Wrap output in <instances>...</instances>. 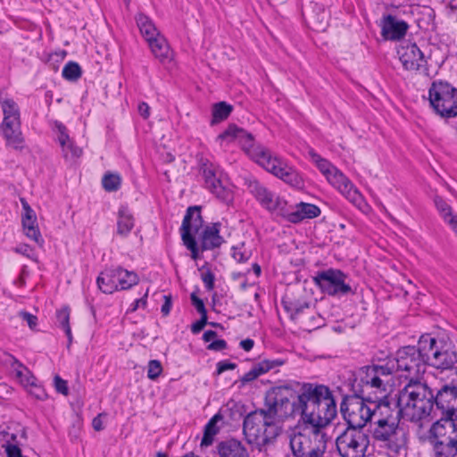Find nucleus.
Listing matches in <instances>:
<instances>
[{"instance_id": "obj_21", "label": "nucleus", "mask_w": 457, "mask_h": 457, "mask_svg": "<svg viewBox=\"0 0 457 457\" xmlns=\"http://www.w3.org/2000/svg\"><path fill=\"white\" fill-rule=\"evenodd\" d=\"M381 36L386 40L398 41L406 35L409 24L395 15L386 14L380 21Z\"/></svg>"}, {"instance_id": "obj_28", "label": "nucleus", "mask_w": 457, "mask_h": 457, "mask_svg": "<svg viewBox=\"0 0 457 457\" xmlns=\"http://www.w3.org/2000/svg\"><path fill=\"white\" fill-rule=\"evenodd\" d=\"M308 22L310 27L316 31H325L329 21L328 12L317 4L309 14Z\"/></svg>"}, {"instance_id": "obj_38", "label": "nucleus", "mask_w": 457, "mask_h": 457, "mask_svg": "<svg viewBox=\"0 0 457 457\" xmlns=\"http://www.w3.org/2000/svg\"><path fill=\"white\" fill-rule=\"evenodd\" d=\"M62 77L70 81H77L82 74L80 66L75 62H67L62 69Z\"/></svg>"}, {"instance_id": "obj_12", "label": "nucleus", "mask_w": 457, "mask_h": 457, "mask_svg": "<svg viewBox=\"0 0 457 457\" xmlns=\"http://www.w3.org/2000/svg\"><path fill=\"white\" fill-rule=\"evenodd\" d=\"M426 336H428L426 344L427 366L429 365L441 370L453 369L457 362L456 351L451 348L450 345L444 340H437L428 334Z\"/></svg>"}, {"instance_id": "obj_25", "label": "nucleus", "mask_w": 457, "mask_h": 457, "mask_svg": "<svg viewBox=\"0 0 457 457\" xmlns=\"http://www.w3.org/2000/svg\"><path fill=\"white\" fill-rule=\"evenodd\" d=\"M432 445L435 457H456L457 436L431 438L428 437Z\"/></svg>"}, {"instance_id": "obj_35", "label": "nucleus", "mask_w": 457, "mask_h": 457, "mask_svg": "<svg viewBox=\"0 0 457 457\" xmlns=\"http://www.w3.org/2000/svg\"><path fill=\"white\" fill-rule=\"evenodd\" d=\"M70 313L69 307L64 306L56 312V320L59 326L64 330L70 343L71 342V328L70 326Z\"/></svg>"}, {"instance_id": "obj_16", "label": "nucleus", "mask_w": 457, "mask_h": 457, "mask_svg": "<svg viewBox=\"0 0 457 457\" xmlns=\"http://www.w3.org/2000/svg\"><path fill=\"white\" fill-rule=\"evenodd\" d=\"M137 25L142 36L148 42L149 46L155 55L162 62H170L168 56L169 46L161 37H157V30L153 24L152 21L143 13L136 16Z\"/></svg>"}, {"instance_id": "obj_56", "label": "nucleus", "mask_w": 457, "mask_h": 457, "mask_svg": "<svg viewBox=\"0 0 457 457\" xmlns=\"http://www.w3.org/2000/svg\"><path fill=\"white\" fill-rule=\"evenodd\" d=\"M259 377L260 376L258 375V372H256V370L253 367L248 372H246L241 378V382H242L243 385H245V384H247L249 382H252V381L255 380Z\"/></svg>"}, {"instance_id": "obj_44", "label": "nucleus", "mask_w": 457, "mask_h": 457, "mask_svg": "<svg viewBox=\"0 0 457 457\" xmlns=\"http://www.w3.org/2000/svg\"><path fill=\"white\" fill-rule=\"evenodd\" d=\"M435 204L445 222L448 223V220H451V218H457V216L453 215L451 206L443 198L436 197Z\"/></svg>"}, {"instance_id": "obj_41", "label": "nucleus", "mask_w": 457, "mask_h": 457, "mask_svg": "<svg viewBox=\"0 0 457 457\" xmlns=\"http://www.w3.org/2000/svg\"><path fill=\"white\" fill-rule=\"evenodd\" d=\"M285 361L281 359L263 360L254 364L253 367L256 370V372H258V375L261 376L276 367L283 365Z\"/></svg>"}, {"instance_id": "obj_8", "label": "nucleus", "mask_w": 457, "mask_h": 457, "mask_svg": "<svg viewBox=\"0 0 457 457\" xmlns=\"http://www.w3.org/2000/svg\"><path fill=\"white\" fill-rule=\"evenodd\" d=\"M428 99L434 111L443 118L457 116V88L443 80L433 81Z\"/></svg>"}, {"instance_id": "obj_26", "label": "nucleus", "mask_w": 457, "mask_h": 457, "mask_svg": "<svg viewBox=\"0 0 457 457\" xmlns=\"http://www.w3.org/2000/svg\"><path fill=\"white\" fill-rule=\"evenodd\" d=\"M219 457H245L249 453L244 444L235 438L220 442L216 445Z\"/></svg>"}, {"instance_id": "obj_62", "label": "nucleus", "mask_w": 457, "mask_h": 457, "mask_svg": "<svg viewBox=\"0 0 457 457\" xmlns=\"http://www.w3.org/2000/svg\"><path fill=\"white\" fill-rule=\"evenodd\" d=\"M295 303V302H293V301H287V300H283V301H282V304H283V306H284V309H285L288 313H290L291 318H293V312H294Z\"/></svg>"}, {"instance_id": "obj_7", "label": "nucleus", "mask_w": 457, "mask_h": 457, "mask_svg": "<svg viewBox=\"0 0 457 457\" xmlns=\"http://www.w3.org/2000/svg\"><path fill=\"white\" fill-rule=\"evenodd\" d=\"M340 412L347 424V428L363 429L368 422L373 420L371 403L355 392L343 397L340 403Z\"/></svg>"}, {"instance_id": "obj_46", "label": "nucleus", "mask_w": 457, "mask_h": 457, "mask_svg": "<svg viewBox=\"0 0 457 457\" xmlns=\"http://www.w3.org/2000/svg\"><path fill=\"white\" fill-rule=\"evenodd\" d=\"M162 367L159 361L152 360L148 362L147 377L151 380L156 379L162 373Z\"/></svg>"}, {"instance_id": "obj_19", "label": "nucleus", "mask_w": 457, "mask_h": 457, "mask_svg": "<svg viewBox=\"0 0 457 457\" xmlns=\"http://www.w3.org/2000/svg\"><path fill=\"white\" fill-rule=\"evenodd\" d=\"M201 170L206 188L222 203L226 204L232 203L234 199L233 191L217 177L213 165L204 162L202 164Z\"/></svg>"}, {"instance_id": "obj_23", "label": "nucleus", "mask_w": 457, "mask_h": 457, "mask_svg": "<svg viewBox=\"0 0 457 457\" xmlns=\"http://www.w3.org/2000/svg\"><path fill=\"white\" fill-rule=\"evenodd\" d=\"M21 201L24 211L21 216V223L24 233L29 238L32 239L38 245L42 246L44 245V239L37 224L36 213L24 199H21Z\"/></svg>"}, {"instance_id": "obj_34", "label": "nucleus", "mask_w": 457, "mask_h": 457, "mask_svg": "<svg viewBox=\"0 0 457 457\" xmlns=\"http://www.w3.org/2000/svg\"><path fill=\"white\" fill-rule=\"evenodd\" d=\"M233 106L224 101L215 104L212 107V124L226 120L231 113Z\"/></svg>"}, {"instance_id": "obj_3", "label": "nucleus", "mask_w": 457, "mask_h": 457, "mask_svg": "<svg viewBox=\"0 0 457 457\" xmlns=\"http://www.w3.org/2000/svg\"><path fill=\"white\" fill-rule=\"evenodd\" d=\"M203 222L201 207L196 205L188 207L182 221L180 233L183 245L190 251V256L195 261L200 259L201 253L204 251L218 248L224 242L220 235V222L206 226L199 233Z\"/></svg>"}, {"instance_id": "obj_50", "label": "nucleus", "mask_w": 457, "mask_h": 457, "mask_svg": "<svg viewBox=\"0 0 457 457\" xmlns=\"http://www.w3.org/2000/svg\"><path fill=\"white\" fill-rule=\"evenodd\" d=\"M207 324L208 316L201 315V318L191 325L192 333L195 335L200 333Z\"/></svg>"}, {"instance_id": "obj_33", "label": "nucleus", "mask_w": 457, "mask_h": 457, "mask_svg": "<svg viewBox=\"0 0 457 457\" xmlns=\"http://www.w3.org/2000/svg\"><path fill=\"white\" fill-rule=\"evenodd\" d=\"M260 204L269 212H278L282 215L286 212L287 201L270 192Z\"/></svg>"}, {"instance_id": "obj_42", "label": "nucleus", "mask_w": 457, "mask_h": 457, "mask_svg": "<svg viewBox=\"0 0 457 457\" xmlns=\"http://www.w3.org/2000/svg\"><path fill=\"white\" fill-rule=\"evenodd\" d=\"M199 271L201 272V278L204 284L206 290H213L215 287V275L209 268L208 262H205L201 268H199Z\"/></svg>"}, {"instance_id": "obj_13", "label": "nucleus", "mask_w": 457, "mask_h": 457, "mask_svg": "<svg viewBox=\"0 0 457 457\" xmlns=\"http://www.w3.org/2000/svg\"><path fill=\"white\" fill-rule=\"evenodd\" d=\"M384 397H378L372 399V420H384L390 421H399L403 417H406L400 391L392 395L386 393L382 395Z\"/></svg>"}, {"instance_id": "obj_20", "label": "nucleus", "mask_w": 457, "mask_h": 457, "mask_svg": "<svg viewBox=\"0 0 457 457\" xmlns=\"http://www.w3.org/2000/svg\"><path fill=\"white\" fill-rule=\"evenodd\" d=\"M265 162L266 164L263 168L281 179L287 184L295 188H303L304 187L302 176L295 170L282 166V162L278 158L272 156L270 160L265 161Z\"/></svg>"}, {"instance_id": "obj_43", "label": "nucleus", "mask_w": 457, "mask_h": 457, "mask_svg": "<svg viewBox=\"0 0 457 457\" xmlns=\"http://www.w3.org/2000/svg\"><path fill=\"white\" fill-rule=\"evenodd\" d=\"M219 432L217 425L213 421H208L204 427L201 446H209L213 443L214 436Z\"/></svg>"}, {"instance_id": "obj_15", "label": "nucleus", "mask_w": 457, "mask_h": 457, "mask_svg": "<svg viewBox=\"0 0 457 457\" xmlns=\"http://www.w3.org/2000/svg\"><path fill=\"white\" fill-rule=\"evenodd\" d=\"M359 380L355 378L352 383V392L362 395L367 402H372V399L383 397L382 395L388 393L387 381H382L366 367L363 366L359 370Z\"/></svg>"}, {"instance_id": "obj_47", "label": "nucleus", "mask_w": 457, "mask_h": 457, "mask_svg": "<svg viewBox=\"0 0 457 457\" xmlns=\"http://www.w3.org/2000/svg\"><path fill=\"white\" fill-rule=\"evenodd\" d=\"M66 151H68V155L63 156L66 160H74L82 154V149L77 146L71 139L66 144Z\"/></svg>"}, {"instance_id": "obj_6", "label": "nucleus", "mask_w": 457, "mask_h": 457, "mask_svg": "<svg viewBox=\"0 0 457 457\" xmlns=\"http://www.w3.org/2000/svg\"><path fill=\"white\" fill-rule=\"evenodd\" d=\"M281 433V428L274 421L262 420L256 412H249L243 421V434L249 445L255 446L260 452L274 444Z\"/></svg>"}, {"instance_id": "obj_22", "label": "nucleus", "mask_w": 457, "mask_h": 457, "mask_svg": "<svg viewBox=\"0 0 457 457\" xmlns=\"http://www.w3.org/2000/svg\"><path fill=\"white\" fill-rule=\"evenodd\" d=\"M400 61L407 71H419L426 63L423 53L415 43L406 42L398 50Z\"/></svg>"}, {"instance_id": "obj_37", "label": "nucleus", "mask_w": 457, "mask_h": 457, "mask_svg": "<svg viewBox=\"0 0 457 457\" xmlns=\"http://www.w3.org/2000/svg\"><path fill=\"white\" fill-rule=\"evenodd\" d=\"M309 155L326 178L332 175V172L337 169L328 161L321 158L318 154H316L313 149L309 150Z\"/></svg>"}, {"instance_id": "obj_59", "label": "nucleus", "mask_w": 457, "mask_h": 457, "mask_svg": "<svg viewBox=\"0 0 457 457\" xmlns=\"http://www.w3.org/2000/svg\"><path fill=\"white\" fill-rule=\"evenodd\" d=\"M254 345V342L253 339L246 338L240 342V346L246 352H249L253 349Z\"/></svg>"}, {"instance_id": "obj_60", "label": "nucleus", "mask_w": 457, "mask_h": 457, "mask_svg": "<svg viewBox=\"0 0 457 457\" xmlns=\"http://www.w3.org/2000/svg\"><path fill=\"white\" fill-rule=\"evenodd\" d=\"M101 417L102 414H99L93 419L92 426L96 431H101L104 428Z\"/></svg>"}, {"instance_id": "obj_58", "label": "nucleus", "mask_w": 457, "mask_h": 457, "mask_svg": "<svg viewBox=\"0 0 457 457\" xmlns=\"http://www.w3.org/2000/svg\"><path fill=\"white\" fill-rule=\"evenodd\" d=\"M149 110L150 107L146 103L143 102L138 104V112L144 119H147L149 117Z\"/></svg>"}, {"instance_id": "obj_52", "label": "nucleus", "mask_w": 457, "mask_h": 457, "mask_svg": "<svg viewBox=\"0 0 457 457\" xmlns=\"http://www.w3.org/2000/svg\"><path fill=\"white\" fill-rule=\"evenodd\" d=\"M20 317L27 321L29 327L31 328V329H34L36 327H37V316L29 313V312H21L19 313Z\"/></svg>"}, {"instance_id": "obj_36", "label": "nucleus", "mask_w": 457, "mask_h": 457, "mask_svg": "<svg viewBox=\"0 0 457 457\" xmlns=\"http://www.w3.org/2000/svg\"><path fill=\"white\" fill-rule=\"evenodd\" d=\"M247 187L249 192L259 203L263 202V199L271 192L256 179L249 180L247 182Z\"/></svg>"}, {"instance_id": "obj_40", "label": "nucleus", "mask_w": 457, "mask_h": 457, "mask_svg": "<svg viewBox=\"0 0 457 457\" xmlns=\"http://www.w3.org/2000/svg\"><path fill=\"white\" fill-rule=\"evenodd\" d=\"M54 129L57 133V140L62 147V155L67 156L68 151H66V144L71 140L67 133V129L62 123L58 121L54 122Z\"/></svg>"}, {"instance_id": "obj_24", "label": "nucleus", "mask_w": 457, "mask_h": 457, "mask_svg": "<svg viewBox=\"0 0 457 457\" xmlns=\"http://www.w3.org/2000/svg\"><path fill=\"white\" fill-rule=\"evenodd\" d=\"M320 209L312 204L301 202L295 205L293 212H282V216L291 223H299L305 219H313L320 215Z\"/></svg>"}, {"instance_id": "obj_64", "label": "nucleus", "mask_w": 457, "mask_h": 457, "mask_svg": "<svg viewBox=\"0 0 457 457\" xmlns=\"http://www.w3.org/2000/svg\"><path fill=\"white\" fill-rule=\"evenodd\" d=\"M146 301L144 298L137 299L134 301V303L131 305V311H136L140 305H145Z\"/></svg>"}, {"instance_id": "obj_61", "label": "nucleus", "mask_w": 457, "mask_h": 457, "mask_svg": "<svg viewBox=\"0 0 457 457\" xmlns=\"http://www.w3.org/2000/svg\"><path fill=\"white\" fill-rule=\"evenodd\" d=\"M165 303L162 307V312L164 315H168L170 312V304L171 303V295L169 294L164 295Z\"/></svg>"}, {"instance_id": "obj_17", "label": "nucleus", "mask_w": 457, "mask_h": 457, "mask_svg": "<svg viewBox=\"0 0 457 457\" xmlns=\"http://www.w3.org/2000/svg\"><path fill=\"white\" fill-rule=\"evenodd\" d=\"M437 410L439 419L431 425L428 437L457 436V408L438 403Z\"/></svg>"}, {"instance_id": "obj_31", "label": "nucleus", "mask_w": 457, "mask_h": 457, "mask_svg": "<svg viewBox=\"0 0 457 457\" xmlns=\"http://www.w3.org/2000/svg\"><path fill=\"white\" fill-rule=\"evenodd\" d=\"M98 288L104 294H112L118 290L114 278L113 269L106 270L99 274L96 278Z\"/></svg>"}, {"instance_id": "obj_5", "label": "nucleus", "mask_w": 457, "mask_h": 457, "mask_svg": "<svg viewBox=\"0 0 457 457\" xmlns=\"http://www.w3.org/2000/svg\"><path fill=\"white\" fill-rule=\"evenodd\" d=\"M428 336L422 335L418 341L417 346L406 345L399 348L395 353V365L396 370L406 372L405 378L409 380H420L426 371V344Z\"/></svg>"}, {"instance_id": "obj_2", "label": "nucleus", "mask_w": 457, "mask_h": 457, "mask_svg": "<svg viewBox=\"0 0 457 457\" xmlns=\"http://www.w3.org/2000/svg\"><path fill=\"white\" fill-rule=\"evenodd\" d=\"M322 384L290 380L272 386L264 396V407L257 409L256 416L262 420L273 421L275 418H294L306 409V404Z\"/></svg>"}, {"instance_id": "obj_10", "label": "nucleus", "mask_w": 457, "mask_h": 457, "mask_svg": "<svg viewBox=\"0 0 457 457\" xmlns=\"http://www.w3.org/2000/svg\"><path fill=\"white\" fill-rule=\"evenodd\" d=\"M220 138L237 139L245 151L253 160L262 167L265 166V161L270 160L272 155L270 152L264 146L257 144L253 136L237 127L236 124H229L228 127L219 136Z\"/></svg>"}, {"instance_id": "obj_18", "label": "nucleus", "mask_w": 457, "mask_h": 457, "mask_svg": "<svg viewBox=\"0 0 457 457\" xmlns=\"http://www.w3.org/2000/svg\"><path fill=\"white\" fill-rule=\"evenodd\" d=\"M374 428H372V437L378 441L385 443L387 448L398 454L404 445L403 440L397 438L399 421H390L384 420H373Z\"/></svg>"}, {"instance_id": "obj_63", "label": "nucleus", "mask_w": 457, "mask_h": 457, "mask_svg": "<svg viewBox=\"0 0 457 457\" xmlns=\"http://www.w3.org/2000/svg\"><path fill=\"white\" fill-rule=\"evenodd\" d=\"M217 337V332L214 330H206L203 335L204 342H210Z\"/></svg>"}, {"instance_id": "obj_29", "label": "nucleus", "mask_w": 457, "mask_h": 457, "mask_svg": "<svg viewBox=\"0 0 457 457\" xmlns=\"http://www.w3.org/2000/svg\"><path fill=\"white\" fill-rule=\"evenodd\" d=\"M114 278L118 290H126L137 284V274L133 271H129L120 267L113 269Z\"/></svg>"}, {"instance_id": "obj_57", "label": "nucleus", "mask_w": 457, "mask_h": 457, "mask_svg": "<svg viewBox=\"0 0 457 457\" xmlns=\"http://www.w3.org/2000/svg\"><path fill=\"white\" fill-rule=\"evenodd\" d=\"M309 307V303L295 302L292 319H295L298 314L302 313L304 309H308Z\"/></svg>"}, {"instance_id": "obj_55", "label": "nucleus", "mask_w": 457, "mask_h": 457, "mask_svg": "<svg viewBox=\"0 0 457 457\" xmlns=\"http://www.w3.org/2000/svg\"><path fill=\"white\" fill-rule=\"evenodd\" d=\"M237 368V364L234 362H230L228 361H220L217 363V374H221L222 372L228 370H235Z\"/></svg>"}, {"instance_id": "obj_45", "label": "nucleus", "mask_w": 457, "mask_h": 457, "mask_svg": "<svg viewBox=\"0 0 457 457\" xmlns=\"http://www.w3.org/2000/svg\"><path fill=\"white\" fill-rule=\"evenodd\" d=\"M12 368L15 370L16 376L21 378V381L22 383H25L26 385H33V377H28L26 374H24L23 370L29 373V371L23 367V365L17 361L16 359H13Z\"/></svg>"}, {"instance_id": "obj_51", "label": "nucleus", "mask_w": 457, "mask_h": 457, "mask_svg": "<svg viewBox=\"0 0 457 457\" xmlns=\"http://www.w3.org/2000/svg\"><path fill=\"white\" fill-rule=\"evenodd\" d=\"M54 381L55 389L58 393H61L63 395H67L69 394V388L66 380L56 375L54 378Z\"/></svg>"}, {"instance_id": "obj_53", "label": "nucleus", "mask_w": 457, "mask_h": 457, "mask_svg": "<svg viewBox=\"0 0 457 457\" xmlns=\"http://www.w3.org/2000/svg\"><path fill=\"white\" fill-rule=\"evenodd\" d=\"M227 347L228 344L224 339H216L211 342L206 348L211 351L219 352L227 349Z\"/></svg>"}, {"instance_id": "obj_49", "label": "nucleus", "mask_w": 457, "mask_h": 457, "mask_svg": "<svg viewBox=\"0 0 457 457\" xmlns=\"http://www.w3.org/2000/svg\"><path fill=\"white\" fill-rule=\"evenodd\" d=\"M192 304L195 308V310L201 314V315H207V310L205 308L204 301L199 298L195 293H192L190 295Z\"/></svg>"}, {"instance_id": "obj_27", "label": "nucleus", "mask_w": 457, "mask_h": 457, "mask_svg": "<svg viewBox=\"0 0 457 457\" xmlns=\"http://www.w3.org/2000/svg\"><path fill=\"white\" fill-rule=\"evenodd\" d=\"M327 179L335 187H337L342 194L346 195L347 198H351L352 200L355 199L357 195V190L353 189V184L351 181L337 169H336L332 175H329Z\"/></svg>"}, {"instance_id": "obj_48", "label": "nucleus", "mask_w": 457, "mask_h": 457, "mask_svg": "<svg viewBox=\"0 0 457 457\" xmlns=\"http://www.w3.org/2000/svg\"><path fill=\"white\" fill-rule=\"evenodd\" d=\"M3 447L4 448L7 457H25L21 453V449L10 440H8Z\"/></svg>"}, {"instance_id": "obj_4", "label": "nucleus", "mask_w": 457, "mask_h": 457, "mask_svg": "<svg viewBox=\"0 0 457 457\" xmlns=\"http://www.w3.org/2000/svg\"><path fill=\"white\" fill-rule=\"evenodd\" d=\"M406 417L418 421L427 417H438L439 389L435 393L426 383L420 380H409L400 390Z\"/></svg>"}, {"instance_id": "obj_54", "label": "nucleus", "mask_w": 457, "mask_h": 457, "mask_svg": "<svg viewBox=\"0 0 457 457\" xmlns=\"http://www.w3.org/2000/svg\"><path fill=\"white\" fill-rule=\"evenodd\" d=\"M232 250V256L237 262H245L249 259L250 255L247 254L245 251H242L241 248L233 246Z\"/></svg>"}, {"instance_id": "obj_11", "label": "nucleus", "mask_w": 457, "mask_h": 457, "mask_svg": "<svg viewBox=\"0 0 457 457\" xmlns=\"http://www.w3.org/2000/svg\"><path fill=\"white\" fill-rule=\"evenodd\" d=\"M370 445V436L363 429L346 428L336 440L341 457H364Z\"/></svg>"}, {"instance_id": "obj_32", "label": "nucleus", "mask_w": 457, "mask_h": 457, "mask_svg": "<svg viewBox=\"0 0 457 457\" xmlns=\"http://www.w3.org/2000/svg\"><path fill=\"white\" fill-rule=\"evenodd\" d=\"M365 367L370 372L380 378L382 381H387V383L395 370V361L392 360H387L384 364L372 363Z\"/></svg>"}, {"instance_id": "obj_39", "label": "nucleus", "mask_w": 457, "mask_h": 457, "mask_svg": "<svg viewBox=\"0 0 457 457\" xmlns=\"http://www.w3.org/2000/svg\"><path fill=\"white\" fill-rule=\"evenodd\" d=\"M121 179L117 173H106L102 179V185L108 192H115L120 187Z\"/></svg>"}, {"instance_id": "obj_14", "label": "nucleus", "mask_w": 457, "mask_h": 457, "mask_svg": "<svg viewBox=\"0 0 457 457\" xmlns=\"http://www.w3.org/2000/svg\"><path fill=\"white\" fill-rule=\"evenodd\" d=\"M346 278L347 275L342 270L330 268L317 272L313 281L321 292L331 296H344L353 294L351 286L345 282Z\"/></svg>"}, {"instance_id": "obj_1", "label": "nucleus", "mask_w": 457, "mask_h": 457, "mask_svg": "<svg viewBox=\"0 0 457 457\" xmlns=\"http://www.w3.org/2000/svg\"><path fill=\"white\" fill-rule=\"evenodd\" d=\"M310 402L306 409L301 411L300 420L310 425L302 431H295L289 436V445L294 457H324L328 436L323 431L337 417V409L332 391L322 385Z\"/></svg>"}, {"instance_id": "obj_30", "label": "nucleus", "mask_w": 457, "mask_h": 457, "mask_svg": "<svg viewBox=\"0 0 457 457\" xmlns=\"http://www.w3.org/2000/svg\"><path fill=\"white\" fill-rule=\"evenodd\" d=\"M134 228V218L128 208L121 207L118 212L117 234L122 237H127Z\"/></svg>"}, {"instance_id": "obj_9", "label": "nucleus", "mask_w": 457, "mask_h": 457, "mask_svg": "<svg viewBox=\"0 0 457 457\" xmlns=\"http://www.w3.org/2000/svg\"><path fill=\"white\" fill-rule=\"evenodd\" d=\"M4 119L0 130L6 140L7 145L14 149L23 148V137L21 130L20 110L12 99L1 101Z\"/></svg>"}]
</instances>
